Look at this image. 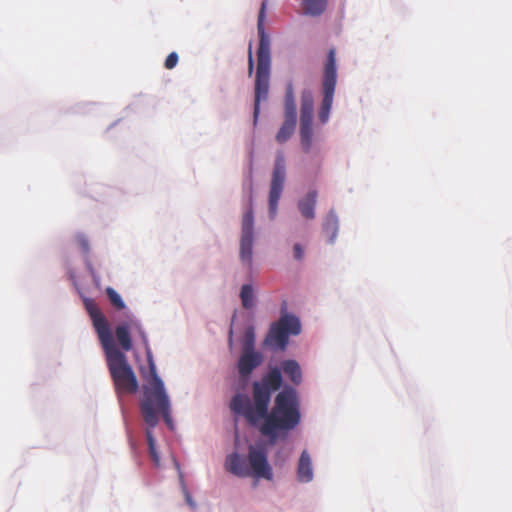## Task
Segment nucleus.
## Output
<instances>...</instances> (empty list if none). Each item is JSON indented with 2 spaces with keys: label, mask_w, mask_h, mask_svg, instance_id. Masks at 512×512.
Instances as JSON below:
<instances>
[{
  "label": "nucleus",
  "mask_w": 512,
  "mask_h": 512,
  "mask_svg": "<svg viewBox=\"0 0 512 512\" xmlns=\"http://www.w3.org/2000/svg\"><path fill=\"white\" fill-rule=\"evenodd\" d=\"M230 409L243 416L250 425L258 426L260 433L271 442L277 439L279 433L295 429L301 420L297 392L290 386L277 394L271 411H266L261 417L255 416L247 395L236 394L230 402Z\"/></svg>",
  "instance_id": "nucleus-1"
},
{
  "label": "nucleus",
  "mask_w": 512,
  "mask_h": 512,
  "mask_svg": "<svg viewBox=\"0 0 512 512\" xmlns=\"http://www.w3.org/2000/svg\"><path fill=\"white\" fill-rule=\"evenodd\" d=\"M148 360L149 373L147 374L142 370V378L145 380L146 384L143 385V397L140 401V411L147 425L146 439L150 458L155 466H159L160 457L156 450V440L153 436L152 429L157 426L160 416L163 417L164 422L170 428L173 427V423L170 400L166 393L164 383L157 374L156 365L152 361L150 352L148 353Z\"/></svg>",
  "instance_id": "nucleus-2"
},
{
  "label": "nucleus",
  "mask_w": 512,
  "mask_h": 512,
  "mask_svg": "<svg viewBox=\"0 0 512 512\" xmlns=\"http://www.w3.org/2000/svg\"><path fill=\"white\" fill-rule=\"evenodd\" d=\"M86 309L105 352L116 393L135 394L139 389L137 377L124 352L116 347L107 319L93 302H86Z\"/></svg>",
  "instance_id": "nucleus-3"
},
{
  "label": "nucleus",
  "mask_w": 512,
  "mask_h": 512,
  "mask_svg": "<svg viewBox=\"0 0 512 512\" xmlns=\"http://www.w3.org/2000/svg\"><path fill=\"white\" fill-rule=\"evenodd\" d=\"M265 2L262 3L261 9L258 14L257 30L259 36V47L257 50V70L255 80V99H254V122L260 113V102L266 100L269 92V78H270V39L265 32Z\"/></svg>",
  "instance_id": "nucleus-4"
},
{
  "label": "nucleus",
  "mask_w": 512,
  "mask_h": 512,
  "mask_svg": "<svg viewBox=\"0 0 512 512\" xmlns=\"http://www.w3.org/2000/svg\"><path fill=\"white\" fill-rule=\"evenodd\" d=\"M281 385L282 375L280 369L277 367L271 368L260 382L256 381L253 383L250 408H253V412L257 418L266 414L272 392L277 391Z\"/></svg>",
  "instance_id": "nucleus-5"
},
{
  "label": "nucleus",
  "mask_w": 512,
  "mask_h": 512,
  "mask_svg": "<svg viewBox=\"0 0 512 512\" xmlns=\"http://www.w3.org/2000/svg\"><path fill=\"white\" fill-rule=\"evenodd\" d=\"M301 332L299 319L288 313L280 316L278 321L270 325L269 331L264 338L263 346L271 350L284 351L289 342L290 335H298Z\"/></svg>",
  "instance_id": "nucleus-6"
},
{
  "label": "nucleus",
  "mask_w": 512,
  "mask_h": 512,
  "mask_svg": "<svg viewBox=\"0 0 512 512\" xmlns=\"http://www.w3.org/2000/svg\"><path fill=\"white\" fill-rule=\"evenodd\" d=\"M336 83L337 70L335 51L334 49H330L324 66V73L321 84L323 99L318 112V118L322 124H325L329 119L330 110L334 99Z\"/></svg>",
  "instance_id": "nucleus-7"
},
{
  "label": "nucleus",
  "mask_w": 512,
  "mask_h": 512,
  "mask_svg": "<svg viewBox=\"0 0 512 512\" xmlns=\"http://www.w3.org/2000/svg\"><path fill=\"white\" fill-rule=\"evenodd\" d=\"M314 99L311 91L304 90L301 93L300 108V141L305 153L310 152L313 140V120Z\"/></svg>",
  "instance_id": "nucleus-8"
},
{
  "label": "nucleus",
  "mask_w": 512,
  "mask_h": 512,
  "mask_svg": "<svg viewBox=\"0 0 512 512\" xmlns=\"http://www.w3.org/2000/svg\"><path fill=\"white\" fill-rule=\"evenodd\" d=\"M250 207L244 213L241 221L240 237V260L244 266L251 269L253 262V240H254V214L252 209V196H250Z\"/></svg>",
  "instance_id": "nucleus-9"
},
{
  "label": "nucleus",
  "mask_w": 512,
  "mask_h": 512,
  "mask_svg": "<svg viewBox=\"0 0 512 512\" xmlns=\"http://www.w3.org/2000/svg\"><path fill=\"white\" fill-rule=\"evenodd\" d=\"M286 174V165H285V157L284 154L279 151L276 155L275 165L272 173V179L270 184L269 191V214L273 219L277 214L278 209V201L281 197L284 181Z\"/></svg>",
  "instance_id": "nucleus-10"
},
{
  "label": "nucleus",
  "mask_w": 512,
  "mask_h": 512,
  "mask_svg": "<svg viewBox=\"0 0 512 512\" xmlns=\"http://www.w3.org/2000/svg\"><path fill=\"white\" fill-rule=\"evenodd\" d=\"M133 328L138 330L141 339L143 340L144 344L147 346V354H148L151 351L148 348L146 334L141 329L140 325L137 322H124L115 328V337H116L121 349L124 352H128L132 349V339H131L130 331ZM150 354H151V357L153 358L152 353H150ZM152 361H154V360L152 359ZM147 362L149 363L148 359H147ZM153 363L155 364V362H153ZM142 370H144L147 374L149 373V367L147 369L140 368L141 374H142Z\"/></svg>",
  "instance_id": "nucleus-11"
},
{
  "label": "nucleus",
  "mask_w": 512,
  "mask_h": 512,
  "mask_svg": "<svg viewBox=\"0 0 512 512\" xmlns=\"http://www.w3.org/2000/svg\"><path fill=\"white\" fill-rule=\"evenodd\" d=\"M248 460L254 476L271 480L273 477L272 468L268 463L267 452L263 447L250 446Z\"/></svg>",
  "instance_id": "nucleus-12"
},
{
  "label": "nucleus",
  "mask_w": 512,
  "mask_h": 512,
  "mask_svg": "<svg viewBox=\"0 0 512 512\" xmlns=\"http://www.w3.org/2000/svg\"><path fill=\"white\" fill-rule=\"evenodd\" d=\"M263 361L262 355L255 350H243L238 360V371L242 377L249 376Z\"/></svg>",
  "instance_id": "nucleus-13"
},
{
  "label": "nucleus",
  "mask_w": 512,
  "mask_h": 512,
  "mask_svg": "<svg viewBox=\"0 0 512 512\" xmlns=\"http://www.w3.org/2000/svg\"><path fill=\"white\" fill-rule=\"evenodd\" d=\"M317 196V191L311 190L298 202V209L301 215L307 220H312L315 218Z\"/></svg>",
  "instance_id": "nucleus-14"
},
{
  "label": "nucleus",
  "mask_w": 512,
  "mask_h": 512,
  "mask_svg": "<svg viewBox=\"0 0 512 512\" xmlns=\"http://www.w3.org/2000/svg\"><path fill=\"white\" fill-rule=\"evenodd\" d=\"M297 476L299 481L304 483L311 481L313 478L312 462L307 451L301 453L298 462Z\"/></svg>",
  "instance_id": "nucleus-15"
},
{
  "label": "nucleus",
  "mask_w": 512,
  "mask_h": 512,
  "mask_svg": "<svg viewBox=\"0 0 512 512\" xmlns=\"http://www.w3.org/2000/svg\"><path fill=\"white\" fill-rule=\"evenodd\" d=\"M227 470L237 476H247L249 474L246 460L237 453L231 454L226 459Z\"/></svg>",
  "instance_id": "nucleus-16"
},
{
  "label": "nucleus",
  "mask_w": 512,
  "mask_h": 512,
  "mask_svg": "<svg viewBox=\"0 0 512 512\" xmlns=\"http://www.w3.org/2000/svg\"><path fill=\"white\" fill-rule=\"evenodd\" d=\"M281 369L293 384L299 385L301 383V368L295 360H284L281 363Z\"/></svg>",
  "instance_id": "nucleus-17"
},
{
  "label": "nucleus",
  "mask_w": 512,
  "mask_h": 512,
  "mask_svg": "<svg viewBox=\"0 0 512 512\" xmlns=\"http://www.w3.org/2000/svg\"><path fill=\"white\" fill-rule=\"evenodd\" d=\"M323 232L329 243H333L338 232V218L333 210L329 211L323 222Z\"/></svg>",
  "instance_id": "nucleus-18"
},
{
  "label": "nucleus",
  "mask_w": 512,
  "mask_h": 512,
  "mask_svg": "<svg viewBox=\"0 0 512 512\" xmlns=\"http://www.w3.org/2000/svg\"><path fill=\"white\" fill-rule=\"evenodd\" d=\"M297 118L284 117V122L276 134V141L279 144L287 142L293 135L296 127Z\"/></svg>",
  "instance_id": "nucleus-19"
},
{
  "label": "nucleus",
  "mask_w": 512,
  "mask_h": 512,
  "mask_svg": "<svg viewBox=\"0 0 512 512\" xmlns=\"http://www.w3.org/2000/svg\"><path fill=\"white\" fill-rule=\"evenodd\" d=\"M284 117L297 118L294 90L292 84H288L285 93Z\"/></svg>",
  "instance_id": "nucleus-20"
},
{
  "label": "nucleus",
  "mask_w": 512,
  "mask_h": 512,
  "mask_svg": "<svg viewBox=\"0 0 512 512\" xmlns=\"http://www.w3.org/2000/svg\"><path fill=\"white\" fill-rule=\"evenodd\" d=\"M326 9V0H303V11L306 15L319 16Z\"/></svg>",
  "instance_id": "nucleus-21"
},
{
  "label": "nucleus",
  "mask_w": 512,
  "mask_h": 512,
  "mask_svg": "<svg viewBox=\"0 0 512 512\" xmlns=\"http://www.w3.org/2000/svg\"><path fill=\"white\" fill-rule=\"evenodd\" d=\"M240 299L244 308L250 309L254 306V291L252 285L244 284L241 287Z\"/></svg>",
  "instance_id": "nucleus-22"
},
{
  "label": "nucleus",
  "mask_w": 512,
  "mask_h": 512,
  "mask_svg": "<svg viewBox=\"0 0 512 512\" xmlns=\"http://www.w3.org/2000/svg\"><path fill=\"white\" fill-rule=\"evenodd\" d=\"M106 294L111 304L118 310H122L125 308V304L121 298V296L111 287L106 289Z\"/></svg>",
  "instance_id": "nucleus-23"
},
{
  "label": "nucleus",
  "mask_w": 512,
  "mask_h": 512,
  "mask_svg": "<svg viewBox=\"0 0 512 512\" xmlns=\"http://www.w3.org/2000/svg\"><path fill=\"white\" fill-rule=\"evenodd\" d=\"M255 331L252 326H249L244 333L243 337V350H254Z\"/></svg>",
  "instance_id": "nucleus-24"
},
{
  "label": "nucleus",
  "mask_w": 512,
  "mask_h": 512,
  "mask_svg": "<svg viewBox=\"0 0 512 512\" xmlns=\"http://www.w3.org/2000/svg\"><path fill=\"white\" fill-rule=\"evenodd\" d=\"M178 63V55L176 52H171L164 63L166 69H173Z\"/></svg>",
  "instance_id": "nucleus-25"
},
{
  "label": "nucleus",
  "mask_w": 512,
  "mask_h": 512,
  "mask_svg": "<svg viewBox=\"0 0 512 512\" xmlns=\"http://www.w3.org/2000/svg\"><path fill=\"white\" fill-rule=\"evenodd\" d=\"M254 70V59H253V53H252V46L249 45L248 49V74L251 76Z\"/></svg>",
  "instance_id": "nucleus-26"
},
{
  "label": "nucleus",
  "mask_w": 512,
  "mask_h": 512,
  "mask_svg": "<svg viewBox=\"0 0 512 512\" xmlns=\"http://www.w3.org/2000/svg\"><path fill=\"white\" fill-rule=\"evenodd\" d=\"M294 250V258L296 260H301L303 258V248L300 244H295L293 247Z\"/></svg>",
  "instance_id": "nucleus-27"
},
{
  "label": "nucleus",
  "mask_w": 512,
  "mask_h": 512,
  "mask_svg": "<svg viewBox=\"0 0 512 512\" xmlns=\"http://www.w3.org/2000/svg\"><path fill=\"white\" fill-rule=\"evenodd\" d=\"M77 242L81 245L84 252H88L89 244L88 241L83 236H77Z\"/></svg>",
  "instance_id": "nucleus-28"
},
{
  "label": "nucleus",
  "mask_w": 512,
  "mask_h": 512,
  "mask_svg": "<svg viewBox=\"0 0 512 512\" xmlns=\"http://www.w3.org/2000/svg\"><path fill=\"white\" fill-rule=\"evenodd\" d=\"M233 330L232 328L229 331V343L232 344Z\"/></svg>",
  "instance_id": "nucleus-29"
}]
</instances>
